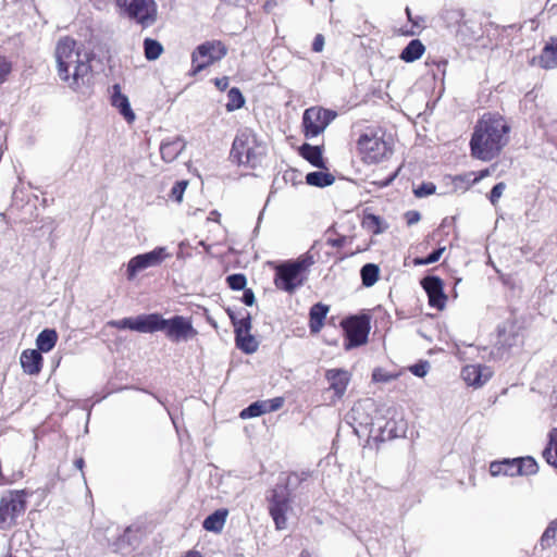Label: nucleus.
I'll return each instance as SVG.
<instances>
[{"mask_svg": "<svg viewBox=\"0 0 557 557\" xmlns=\"http://www.w3.org/2000/svg\"><path fill=\"white\" fill-rule=\"evenodd\" d=\"M59 77L73 90L87 86L91 77L90 59L77 47L76 41L65 37L55 48Z\"/></svg>", "mask_w": 557, "mask_h": 557, "instance_id": "obj_1", "label": "nucleus"}, {"mask_svg": "<svg viewBox=\"0 0 557 557\" xmlns=\"http://www.w3.org/2000/svg\"><path fill=\"white\" fill-rule=\"evenodd\" d=\"M509 126L498 114L486 113L475 125L470 141L472 156L490 161L499 154L508 141Z\"/></svg>", "mask_w": 557, "mask_h": 557, "instance_id": "obj_2", "label": "nucleus"}, {"mask_svg": "<svg viewBox=\"0 0 557 557\" xmlns=\"http://www.w3.org/2000/svg\"><path fill=\"white\" fill-rule=\"evenodd\" d=\"M264 154L265 146L258 141L251 131L244 129L237 134L233 143L231 157L237 160L239 164L255 168L261 162V158Z\"/></svg>", "mask_w": 557, "mask_h": 557, "instance_id": "obj_3", "label": "nucleus"}, {"mask_svg": "<svg viewBox=\"0 0 557 557\" xmlns=\"http://www.w3.org/2000/svg\"><path fill=\"white\" fill-rule=\"evenodd\" d=\"M311 264L310 258H299L278 264L274 278L275 286L284 292L293 293L304 284V274Z\"/></svg>", "mask_w": 557, "mask_h": 557, "instance_id": "obj_4", "label": "nucleus"}, {"mask_svg": "<svg viewBox=\"0 0 557 557\" xmlns=\"http://www.w3.org/2000/svg\"><path fill=\"white\" fill-rule=\"evenodd\" d=\"M24 491H8L0 498V530H10L17 524L26 510Z\"/></svg>", "mask_w": 557, "mask_h": 557, "instance_id": "obj_5", "label": "nucleus"}, {"mask_svg": "<svg viewBox=\"0 0 557 557\" xmlns=\"http://www.w3.org/2000/svg\"><path fill=\"white\" fill-rule=\"evenodd\" d=\"M358 150L367 163H379L392 154V146L377 134L364 133L357 141Z\"/></svg>", "mask_w": 557, "mask_h": 557, "instance_id": "obj_6", "label": "nucleus"}, {"mask_svg": "<svg viewBox=\"0 0 557 557\" xmlns=\"http://www.w3.org/2000/svg\"><path fill=\"white\" fill-rule=\"evenodd\" d=\"M115 3L143 27H149L157 21L158 9L154 0H115Z\"/></svg>", "mask_w": 557, "mask_h": 557, "instance_id": "obj_7", "label": "nucleus"}, {"mask_svg": "<svg viewBox=\"0 0 557 557\" xmlns=\"http://www.w3.org/2000/svg\"><path fill=\"white\" fill-rule=\"evenodd\" d=\"M227 53V49L219 40L207 41L198 46L191 53L193 74H197L210 64L220 61Z\"/></svg>", "mask_w": 557, "mask_h": 557, "instance_id": "obj_8", "label": "nucleus"}, {"mask_svg": "<svg viewBox=\"0 0 557 557\" xmlns=\"http://www.w3.org/2000/svg\"><path fill=\"white\" fill-rule=\"evenodd\" d=\"M336 117V113L319 107H311L305 110L302 115V127L307 138L317 137L322 134L330 123Z\"/></svg>", "mask_w": 557, "mask_h": 557, "instance_id": "obj_9", "label": "nucleus"}, {"mask_svg": "<svg viewBox=\"0 0 557 557\" xmlns=\"http://www.w3.org/2000/svg\"><path fill=\"white\" fill-rule=\"evenodd\" d=\"M342 326L348 339L345 349L349 350L367 343L370 332V320L367 315L350 317L342 321Z\"/></svg>", "mask_w": 557, "mask_h": 557, "instance_id": "obj_10", "label": "nucleus"}, {"mask_svg": "<svg viewBox=\"0 0 557 557\" xmlns=\"http://www.w3.org/2000/svg\"><path fill=\"white\" fill-rule=\"evenodd\" d=\"M170 257L164 247H158L149 252L132 258L127 263V278L133 280L136 274L145 269L157 267Z\"/></svg>", "mask_w": 557, "mask_h": 557, "instance_id": "obj_11", "label": "nucleus"}, {"mask_svg": "<svg viewBox=\"0 0 557 557\" xmlns=\"http://www.w3.org/2000/svg\"><path fill=\"white\" fill-rule=\"evenodd\" d=\"M324 376L329 383L325 393H332L329 404L335 405L344 397L351 381V373L345 369H329Z\"/></svg>", "mask_w": 557, "mask_h": 557, "instance_id": "obj_12", "label": "nucleus"}, {"mask_svg": "<svg viewBox=\"0 0 557 557\" xmlns=\"http://www.w3.org/2000/svg\"><path fill=\"white\" fill-rule=\"evenodd\" d=\"M162 331L170 341L176 343L188 341L197 335V331L193 327L191 322L182 315L165 319Z\"/></svg>", "mask_w": 557, "mask_h": 557, "instance_id": "obj_13", "label": "nucleus"}, {"mask_svg": "<svg viewBox=\"0 0 557 557\" xmlns=\"http://www.w3.org/2000/svg\"><path fill=\"white\" fill-rule=\"evenodd\" d=\"M374 409V403L372 399H364L357 401L350 411L348 412V419L352 423V425H358L360 428L368 429L373 424L371 412ZM355 431H357V428Z\"/></svg>", "mask_w": 557, "mask_h": 557, "instance_id": "obj_14", "label": "nucleus"}, {"mask_svg": "<svg viewBox=\"0 0 557 557\" xmlns=\"http://www.w3.org/2000/svg\"><path fill=\"white\" fill-rule=\"evenodd\" d=\"M421 284L428 294L430 306L443 310L447 298L443 292L442 280L437 276H426Z\"/></svg>", "mask_w": 557, "mask_h": 557, "instance_id": "obj_15", "label": "nucleus"}, {"mask_svg": "<svg viewBox=\"0 0 557 557\" xmlns=\"http://www.w3.org/2000/svg\"><path fill=\"white\" fill-rule=\"evenodd\" d=\"M289 508L287 497L280 494L276 490L273 491V496L270 503V515L275 522L277 530H284L287 527L286 512Z\"/></svg>", "mask_w": 557, "mask_h": 557, "instance_id": "obj_16", "label": "nucleus"}, {"mask_svg": "<svg viewBox=\"0 0 557 557\" xmlns=\"http://www.w3.org/2000/svg\"><path fill=\"white\" fill-rule=\"evenodd\" d=\"M493 371L487 366L469 364L461 371L465 382L474 387H480L492 377Z\"/></svg>", "mask_w": 557, "mask_h": 557, "instance_id": "obj_17", "label": "nucleus"}, {"mask_svg": "<svg viewBox=\"0 0 557 557\" xmlns=\"http://www.w3.org/2000/svg\"><path fill=\"white\" fill-rule=\"evenodd\" d=\"M164 320L159 313L140 314L136 317L137 332L153 333L162 331Z\"/></svg>", "mask_w": 557, "mask_h": 557, "instance_id": "obj_18", "label": "nucleus"}, {"mask_svg": "<svg viewBox=\"0 0 557 557\" xmlns=\"http://www.w3.org/2000/svg\"><path fill=\"white\" fill-rule=\"evenodd\" d=\"M20 361L25 373L36 375L41 370L42 356L36 349H27L22 352Z\"/></svg>", "mask_w": 557, "mask_h": 557, "instance_id": "obj_19", "label": "nucleus"}, {"mask_svg": "<svg viewBox=\"0 0 557 557\" xmlns=\"http://www.w3.org/2000/svg\"><path fill=\"white\" fill-rule=\"evenodd\" d=\"M111 103L114 108L119 110V112L124 116V119L132 123L135 121V113L131 108V103L128 98L121 92V88L119 85L113 86V94L111 96Z\"/></svg>", "mask_w": 557, "mask_h": 557, "instance_id": "obj_20", "label": "nucleus"}, {"mask_svg": "<svg viewBox=\"0 0 557 557\" xmlns=\"http://www.w3.org/2000/svg\"><path fill=\"white\" fill-rule=\"evenodd\" d=\"M186 144L180 137L172 140L162 141L160 153L165 162H173L185 149Z\"/></svg>", "mask_w": 557, "mask_h": 557, "instance_id": "obj_21", "label": "nucleus"}, {"mask_svg": "<svg viewBox=\"0 0 557 557\" xmlns=\"http://www.w3.org/2000/svg\"><path fill=\"white\" fill-rule=\"evenodd\" d=\"M227 515L228 511L226 509L215 510L205 519L202 523L203 529L215 533L221 532L226 522Z\"/></svg>", "mask_w": 557, "mask_h": 557, "instance_id": "obj_22", "label": "nucleus"}, {"mask_svg": "<svg viewBox=\"0 0 557 557\" xmlns=\"http://www.w3.org/2000/svg\"><path fill=\"white\" fill-rule=\"evenodd\" d=\"M329 312V307L319 302L310 309V331L312 333H319L323 326V321Z\"/></svg>", "mask_w": 557, "mask_h": 557, "instance_id": "obj_23", "label": "nucleus"}, {"mask_svg": "<svg viewBox=\"0 0 557 557\" xmlns=\"http://www.w3.org/2000/svg\"><path fill=\"white\" fill-rule=\"evenodd\" d=\"M300 154L309 161L313 166L325 169V163L322 157V148L319 146H311L304 144L300 148Z\"/></svg>", "mask_w": 557, "mask_h": 557, "instance_id": "obj_24", "label": "nucleus"}, {"mask_svg": "<svg viewBox=\"0 0 557 557\" xmlns=\"http://www.w3.org/2000/svg\"><path fill=\"white\" fill-rule=\"evenodd\" d=\"M57 341V332L51 329H46L41 331L36 338L37 350L39 352H48L55 346Z\"/></svg>", "mask_w": 557, "mask_h": 557, "instance_id": "obj_25", "label": "nucleus"}, {"mask_svg": "<svg viewBox=\"0 0 557 557\" xmlns=\"http://www.w3.org/2000/svg\"><path fill=\"white\" fill-rule=\"evenodd\" d=\"M516 465H517V462L515 459H504L502 461H493L490 465V473L493 476H498V475L515 476V475H517V472L515 471Z\"/></svg>", "mask_w": 557, "mask_h": 557, "instance_id": "obj_26", "label": "nucleus"}, {"mask_svg": "<svg viewBox=\"0 0 557 557\" xmlns=\"http://www.w3.org/2000/svg\"><path fill=\"white\" fill-rule=\"evenodd\" d=\"M424 46L419 39L411 40L400 53V59L406 62H413L421 58Z\"/></svg>", "mask_w": 557, "mask_h": 557, "instance_id": "obj_27", "label": "nucleus"}, {"mask_svg": "<svg viewBox=\"0 0 557 557\" xmlns=\"http://www.w3.org/2000/svg\"><path fill=\"white\" fill-rule=\"evenodd\" d=\"M543 457L547 463L557 468V428L549 433L547 447L543 450Z\"/></svg>", "mask_w": 557, "mask_h": 557, "instance_id": "obj_28", "label": "nucleus"}, {"mask_svg": "<svg viewBox=\"0 0 557 557\" xmlns=\"http://www.w3.org/2000/svg\"><path fill=\"white\" fill-rule=\"evenodd\" d=\"M540 62L545 69H554L557 66V40L545 46L542 51Z\"/></svg>", "mask_w": 557, "mask_h": 557, "instance_id": "obj_29", "label": "nucleus"}, {"mask_svg": "<svg viewBox=\"0 0 557 557\" xmlns=\"http://www.w3.org/2000/svg\"><path fill=\"white\" fill-rule=\"evenodd\" d=\"M517 475H531L537 472V463L532 457L515 458Z\"/></svg>", "mask_w": 557, "mask_h": 557, "instance_id": "obj_30", "label": "nucleus"}, {"mask_svg": "<svg viewBox=\"0 0 557 557\" xmlns=\"http://www.w3.org/2000/svg\"><path fill=\"white\" fill-rule=\"evenodd\" d=\"M306 182L311 186L325 187L334 183V176L324 172H311L307 174Z\"/></svg>", "mask_w": 557, "mask_h": 557, "instance_id": "obj_31", "label": "nucleus"}, {"mask_svg": "<svg viewBox=\"0 0 557 557\" xmlns=\"http://www.w3.org/2000/svg\"><path fill=\"white\" fill-rule=\"evenodd\" d=\"M163 46L156 39L146 38L144 40L145 57L149 61H154L163 53Z\"/></svg>", "mask_w": 557, "mask_h": 557, "instance_id": "obj_32", "label": "nucleus"}, {"mask_svg": "<svg viewBox=\"0 0 557 557\" xmlns=\"http://www.w3.org/2000/svg\"><path fill=\"white\" fill-rule=\"evenodd\" d=\"M380 269L376 264L367 263L361 268L360 274L362 284L367 287L373 286L379 278Z\"/></svg>", "mask_w": 557, "mask_h": 557, "instance_id": "obj_33", "label": "nucleus"}, {"mask_svg": "<svg viewBox=\"0 0 557 557\" xmlns=\"http://www.w3.org/2000/svg\"><path fill=\"white\" fill-rule=\"evenodd\" d=\"M236 345L246 354H252L258 349V342L250 334H243L242 336L235 337Z\"/></svg>", "mask_w": 557, "mask_h": 557, "instance_id": "obj_34", "label": "nucleus"}, {"mask_svg": "<svg viewBox=\"0 0 557 557\" xmlns=\"http://www.w3.org/2000/svg\"><path fill=\"white\" fill-rule=\"evenodd\" d=\"M264 413H267L264 403H263V400H259V401L252 403L247 408L242 410V412L239 413V417L242 419H250V418L260 417Z\"/></svg>", "mask_w": 557, "mask_h": 557, "instance_id": "obj_35", "label": "nucleus"}, {"mask_svg": "<svg viewBox=\"0 0 557 557\" xmlns=\"http://www.w3.org/2000/svg\"><path fill=\"white\" fill-rule=\"evenodd\" d=\"M228 102L225 104L228 112L235 111L244 106V97L238 88H231L227 94Z\"/></svg>", "mask_w": 557, "mask_h": 557, "instance_id": "obj_36", "label": "nucleus"}, {"mask_svg": "<svg viewBox=\"0 0 557 557\" xmlns=\"http://www.w3.org/2000/svg\"><path fill=\"white\" fill-rule=\"evenodd\" d=\"M363 226L373 234H380L385 227L382 226V220L374 214H368L363 219Z\"/></svg>", "mask_w": 557, "mask_h": 557, "instance_id": "obj_37", "label": "nucleus"}, {"mask_svg": "<svg viewBox=\"0 0 557 557\" xmlns=\"http://www.w3.org/2000/svg\"><path fill=\"white\" fill-rule=\"evenodd\" d=\"M397 377V374L389 373L382 368H376L372 372V381L375 383H388Z\"/></svg>", "mask_w": 557, "mask_h": 557, "instance_id": "obj_38", "label": "nucleus"}, {"mask_svg": "<svg viewBox=\"0 0 557 557\" xmlns=\"http://www.w3.org/2000/svg\"><path fill=\"white\" fill-rule=\"evenodd\" d=\"M444 250H445V247L438 248V249L434 250L433 252H431L425 258H417V259H414L413 262H414L416 265H426V264L434 263V262L440 260V258L442 257Z\"/></svg>", "mask_w": 557, "mask_h": 557, "instance_id": "obj_39", "label": "nucleus"}, {"mask_svg": "<svg viewBox=\"0 0 557 557\" xmlns=\"http://www.w3.org/2000/svg\"><path fill=\"white\" fill-rule=\"evenodd\" d=\"M228 286L234 290L245 289L247 278L244 274H232L227 276Z\"/></svg>", "mask_w": 557, "mask_h": 557, "instance_id": "obj_40", "label": "nucleus"}, {"mask_svg": "<svg viewBox=\"0 0 557 557\" xmlns=\"http://www.w3.org/2000/svg\"><path fill=\"white\" fill-rule=\"evenodd\" d=\"M187 185L186 181L176 182L171 189L170 197L177 202H182Z\"/></svg>", "mask_w": 557, "mask_h": 557, "instance_id": "obj_41", "label": "nucleus"}, {"mask_svg": "<svg viewBox=\"0 0 557 557\" xmlns=\"http://www.w3.org/2000/svg\"><path fill=\"white\" fill-rule=\"evenodd\" d=\"M557 533V520L552 521L541 537L543 546H549Z\"/></svg>", "mask_w": 557, "mask_h": 557, "instance_id": "obj_42", "label": "nucleus"}, {"mask_svg": "<svg viewBox=\"0 0 557 557\" xmlns=\"http://www.w3.org/2000/svg\"><path fill=\"white\" fill-rule=\"evenodd\" d=\"M250 329L251 318L247 314V317L243 318L238 323H235V337L250 333Z\"/></svg>", "mask_w": 557, "mask_h": 557, "instance_id": "obj_43", "label": "nucleus"}, {"mask_svg": "<svg viewBox=\"0 0 557 557\" xmlns=\"http://www.w3.org/2000/svg\"><path fill=\"white\" fill-rule=\"evenodd\" d=\"M11 71V62L5 57L0 55V85H2L8 79Z\"/></svg>", "mask_w": 557, "mask_h": 557, "instance_id": "obj_44", "label": "nucleus"}, {"mask_svg": "<svg viewBox=\"0 0 557 557\" xmlns=\"http://www.w3.org/2000/svg\"><path fill=\"white\" fill-rule=\"evenodd\" d=\"M436 190V186L433 183H423L414 189V195L419 198L433 195Z\"/></svg>", "mask_w": 557, "mask_h": 557, "instance_id": "obj_45", "label": "nucleus"}, {"mask_svg": "<svg viewBox=\"0 0 557 557\" xmlns=\"http://www.w3.org/2000/svg\"><path fill=\"white\" fill-rule=\"evenodd\" d=\"M110 324L117 329H128L137 332L136 318H124L119 321H113Z\"/></svg>", "mask_w": 557, "mask_h": 557, "instance_id": "obj_46", "label": "nucleus"}, {"mask_svg": "<svg viewBox=\"0 0 557 557\" xmlns=\"http://www.w3.org/2000/svg\"><path fill=\"white\" fill-rule=\"evenodd\" d=\"M429 369L430 363L428 361L416 363L409 368L410 372L419 377L425 376L429 372Z\"/></svg>", "mask_w": 557, "mask_h": 557, "instance_id": "obj_47", "label": "nucleus"}, {"mask_svg": "<svg viewBox=\"0 0 557 557\" xmlns=\"http://www.w3.org/2000/svg\"><path fill=\"white\" fill-rule=\"evenodd\" d=\"M506 189V184L500 182L496 184L490 194V201L492 205H496L499 200V198L503 196L504 190Z\"/></svg>", "mask_w": 557, "mask_h": 557, "instance_id": "obj_48", "label": "nucleus"}, {"mask_svg": "<svg viewBox=\"0 0 557 557\" xmlns=\"http://www.w3.org/2000/svg\"><path fill=\"white\" fill-rule=\"evenodd\" d=\"M263 403L265 406V411L268 413V412L276 411L280 408H282V406L284 404V399L282 397H275L272 399L263 400Z\"/></svg>", "mask_w": 557, "mask_h": 557, "instance_id": "obj_49", "label": "nucleus"}, {"mask_svg": "<svg viewBox=\"0 0 557 557\" xmlns=\"http://www.w3.org/2000/svg\"><path fill=\"white\" fill-rule=\"evenodd\" d=\"M324 37L323 35L321 34H318L315 37H314V40H313V44H312V50L314 52H321L324 48Z\"/></svg>", "mask_w": 557, "mask_h": 557, "instance_id": "obj_50", "label": "nucleus"}, {"mask_svg": "<svg viewBox=\"0 0 557 557\" xmlns=\"http://www.w3.org/2000/svg\"><path fill=\"white\" fill-rule=\"evenodd\" d=\"M243 301L247 306H252L256 301L255 294L251 289H245L243 295Z\"/></svg>", "mask_w": 557, "mask_h": 557, "instance_id": "obj_51", "label": "nucleus"}, {"mask_svg": "<svg viewBox=\"0 0 557 557\" xmlns=\"http://www.w3.org/2000/svg\"><path fill=\"white\" fill-rule=\"evenodd\" d=\"M214 85L216 86L218 89L225 90L228 87V77L224 76L221 78H215Z\"/></svg>", "mask_w": 557, "mask_h": 557, "instance_id": "obj_52", "label": "nucleus"}, {"mask_svg": "<svg viewBox=\"0 0 557 557\" xmlns=\"http://www.w3.org/2000/svg\"><path fill=\"white\" fill-rule=\"evenodd\" d=\"M406 216H407V222L409 225L414 224L420 221V213L417 211H409V212H407Z\"/></svg>", "mask_w": 557, "mask_h": 557, "instance_id": "obj_53", "label": "nucleus"}, {"mask_svg": "<svg viewBox=\"0 0 557 557\" xmlns=\"http://www.w3.org/2000/svg\"><path fill=\"white\" fill-rule=\"evenodd\" d=\"M488 175H490V170L488 169L482 170L479 173V176L474 181L478 182V181L483 180L484 177H486Z\"/></svg>", "mask_w": 557, "mask_h": 557, "instance_id": "obj_54", "label": "nucleus"}, {"mask_svg": "<svg viewBox=\"0 0 557 557\" xmlns=\"http://www.w3.org/2000/svg\"><path fill=\"white\" fill-rule=\"evenodd\" d=\"M75 467L79 470H83V467H84V459L83 458H78L75 460Z\"/></svg>", "mask_w": 557, "mask_h": 557, "instance_id": "obj_55", "label": "nucleus"}, {"mask_svg": "<svg viewBox=\"0 0 557 557\" xmlns=\"http://www.w3.org/2000/svg\"><path fill=\"white\" fill-rule=\"evenodd\" d=\"M186 557H202L198 552H189Z\"/></svg>", "mask_w": 557, "mask_h": 557, "instance_id": "obj_56", "label": "nucleus"}, {"mask_svg": "<svg viewBox=\"0 0 557 557\" xmlns=\"http://www.w3.org/2000/svg\"><path fill=\"white\" fill-rule=\"evenodd\" d=\"M218 218L216 215H212L211 218H209L210 220H214V221H218Z\"/></svg>", "mask_w": 557, "mask_h": 557, "instance_id": "obj_57", "label": "nucleus"}, {"mask_svg": "<svg viewBox=\"0 0 557 557\" xmlns=\"http://www.w3.org/2000/svg\"><path fill=\"white\" fill-rule=\"evenodd\" d=\"M211 215L220 216V214H219L216 211H212V212H211Z\"/></svg>", "mask_w": 557, "mask_h": 557, "instance_id": "obj_58", "label": "nucleus"}, {"mask_svg": "<svg viewBox=\"0 0 557 557\" xmlns=\"http://www.w3.org/2000/svg\"><path fill=\"white\" fill-rule=\"evenodd\" d=\"M406 12H407L408 17L410 18V11H409V9H406Z\"/></svg>", "mask_w": 557, "mask_h": 557, "instance_id": "obj_59", "label": "nucleus"}, {"mask_svg": "<svg viewBox=\"0 0 557 557\" xmlns=\"http://www.w3.org/2000/svg\"><path fill=\"white\" fill-rule=\"evenodd\" d=\"M335 246H339V240H336V243H334Z\"/></svg>", "mask_w": 557, "mask_h": 557, "instance_id": "obj_60", "label": "nucleus"}, {"mask_svg": "<svg viewBox=\"0 0 557 557\" xmlns=\"http://www.w3.org/2000/svg\"><path fill=\"white\" fill-rule=\"evenodd\" d=\"M335 246H339V240H336V243H334Z\"/></svg>", "mask_w": 557, "mask_h": 557, "instance_id": "obj_61", "label": "nucleus"}]
</instances>
